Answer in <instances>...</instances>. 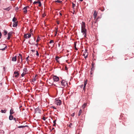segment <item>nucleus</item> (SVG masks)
I'll use <instances>...</instances> for the list:
<instances>
[{"label": "nucleus", "instance_id": "obj_46", "mask_svg": "<svg viewBox=\"0 0 134 134\" xmlns=\"http://www.w3.org/2000/svg\"><path fill=\"white\" fill-rule=\"evenodd\" d=\"M84 56L85 58L86 59L87 57V56L85 55V56Z\"/></svg>", "mask_w": 134, "mask_h": 134}, {"label": "nucleus", "instance_id": "obj_4", "mask_svg": "<svg viewBox=\"0 0 134 134\" xmlns=\"http://www.w3.org/2000/svg\"><path fill=\"white\" fill-rule=\"evenodd\" d=\"M31 36V34H24L25 38L27 39L30 37Z\"/></svg>", "mask_w": 134, "mask_h": 134}, {"label": "nucleus", "instance_id": "obj_51", "mask_svg": "<svg viewBox=\"0 0 134 134\" xmlns=\"http://www.w3.org/2000/svg\"><path fill=\"white\" fill-rule=\"evenodd\" d=\"M75 50H77V49L76 48V47H75Z\"/></svg>", "mask_w": 134, "mask_h": 134}, {"label": "nucleus", "instance_id": "obj_57", "mask_svg": "<svg viewBox=\"0 0 134 134\" xmlns=\"http://www.w3.org/2000/svg\"><path fill=\"white\" fill-rule=\"evenodd\" d=\"M55 32L56 33V34H57V31L56 30L55 31Z\"/></svg>", "mask_w": 134, "mask_h": 134}, {"label": "nucleus", "instance_id": "obj_22", "mask_svg": "<svg viewBox=\"0 0 134 134\" xmlns=\"http://www.w3.org/2000/svg\"><path fill=\"white\" fill-rule=\"evenodd\" d=\"M40 1L39 0H38L37 1H35L33 2V4H35L36 3H39Z\"/></svg>", "mask_w": 134, "mask_h": 134}, {"label": "nucleus", "instance_id": "obj_13", "mask_svg": "<svg viewBox=\"0 0 134 134\" xmlns=\"http://www.w3.org/2000/svg\"><path fill=\"white\" fill-rule=\"evenodd\" d=\"M13 119V116L12 115H11L9 116V119L10 120H12Z\"/></svg>", "mask_w": 134, "mask_h": 134}, {"label": "nucleus", "instance_id": "obj_44", "mask_svg": "<svg viewBox=\"0 0 134 134\" xmlns=\"http://www.w3.org/2000/svg\"><path fill=\"white\" fill-rule=\"evenodd\" d=\"M75 47H76V42H74Z\"/></svg>", "mask_w": 134, "mask_h": 134}, {"label": "nucleus", "instance_id": "obj_19", "mask_svg": "<svg viewBox=\"0 0 134 134\" xmlns=\"http://www.w3.org/2000/svg\"><path fill=\"white\" fill-rule=\"evenodd\" d=\"M82 112V111L81 109H80L79 112V114H78V116H80Z\"/></svg>", "mask_w": 134, "mask_h": 134}, {"label": "nucleus", "instance_id": "obj_58", "mask_svg": "<svg viewBox=\"0 0 134 134\" xmlns=\"http://www.w3.org/2000/svg\"><path fill=\"white\" fill-rule=\"evenodd\" d=\"M60 15H62V14L61 13H60Z\"/></svg>", "mask_w": 134, "mask_h": 134}, {"label": "nucleus", "instance_id": "obj_50", "mask_svg": "<svg viewBox=\"0 0 134 134\" xmlns=\"http://www.w3.org/2000/svg\"><path fill=\"white\" fill-rule=\"evenodd\" d=\"M31 51H32L33 52H34V51H35L34 50H31Z\"/></svg>", "mask_w": 134, "mask_h": 134}, {"label": "nucleus", "instance_id": "obj_35", "mask_svg": "<svg viewBox=\"0 0 134 134\" xmlns=\"http://www.w3.org/2000/svg\"><path fill=\"white\" fill-rule=\"evenodd\" d=\"M18 7H16L15 8V10L16 11H17L18 10Z\"/></svg>", "mask_w": 134, "mask_h": 134}, {"label": "nucleus", "instance_id": "obj_38", "mask_svg": "<svg viewBox=\"0 0 134 134\" xmlns=\"http://www.w3.org/2000/svg\"><path fill=\"white\" fill-rule=\"evenodd\" d=\"M72 5L73 8H74L75 6V4H73V3H72Z\"/></svg>", "mask_w": 134, "mask_h": 134}, {"label": "nucleus", "instance_id": "obj_15", "mask_svg": "<svg viewBox=\"0 0 134 134\" xmlns=\"http://www.w3.org/2000/svg\"><path fill=\"white\" fill-rule=\"evenodd\" d=\"M7 111L5 109L4 110H3L2 109L1 110V112L3 113H5Z\"/></svg>", "mask_w": 134, "mask_h": 134}, {"label": "nucleus", "instance_id": "obj_14", "mask_svg": "<svg viewBox=\"0 0 134 134\" xmlns=\"http://www.w3.org/2000/svg\"><path fill=\"white\" fill-rule=\"evenodd\" d=\"M87 83L86 81H85L84 82V86H83V89L84 90H85V88L86 87V85Z\"/></svg>", "mask_w": 134, "mask_h": 134}, {"label": "nucleus", "instance_id": "obj_48", "mask_svg": "<svg viewBox=\"0 0 134 134\" xmlns=\"http://www.w3.org/2000/svg\"><path fill=\"white\" fill-rule=\"evenodd\" d=\"M38 44L37 43L35 44L36 46L37 47V46H38Z\"/></svg>", "mask_w": 134, "mask_h": 134}, {"label": "nucleus", "instance_id": "obj_54", "mask_svg": "<svg viewBox=\"0 0 134 134\" xmlns=\"http://www.w3.org/2000/svg\"><path fill=\"white\" fill-rule=\"evenodd\" d=\"M58 46H59V47H60V44H58Z\"/></svg>", "mask_w": 134, "mask_h": 134}, {"label": "nucleus", "instance_id": "obj_29", "mask_svg": "<svg viewBox=\"0 0 134 134\" xmlns=\"http://www.w3.org/2000/svg\"><path fill=\"white\" fill-rule=\"evenodd\" d=\"M55 2H58V3H61L62 2V1H60V0H57L56 1H55Z\"/></svg>", "mask_w": 134, "mask_h": 134}, {"label": "nucleus", "instance_id": "obj_36", "mask_svg": "<svg viewBox=\"0 0 134 134\" xmlns=\"http://www.w3.org/2000/svg\"><path fill=\"white\" fill-rule=\"evenodd\" d=\"M13 119L16 122H17V121H18V120L16 121V119L15 118H14Z\"/></svg>", "mask_w": 134, "mask_h": 134}, {"label": "nucleus", "instance_id": "obj_24", "mask_svg": "<svg viewBox=\"0 0 134 134\" xmlns=\"http://www.w3.org/2000/svg\"><path fill=\"white\" fill-rule=\"evenodd\" d=\"M40 40H41V38H40V37L38 36L37 37V40L36 41V42H37L38 41H39Z\"/></svg>", "mask_w": 134, "mask_h": 134}, {"label": "nucleus", "instance_id": "obj_26", "mask_svg": "<svg viewBox=\"0 0 134 134\" xmlns=\"http://www.w3.org/2000/svg\"><path fill=\"white\" fill-rule=\"evenodd\" d=\"M59 59V57L57 56L55 57V59L57 62H58V60Z\"/></svg>", "mask_w": 134, "mask_h": 134}, {"label": "nucleus", "instance_id": "obj_37", "mask_svg": "<svg viewBox=\"0 0 134 134\" xmlns=\"http://www.w3.org/2000/svg\"><path fill=\"white\" fill-rule=\"evenodd\" d=\"M36 55H37V56L38 55H39V54H38V51H36Z\"/></svg>", "mask_w": 134, "mask_h": 134}, {"label": "nucleus", "instance_id": "obj_23", "mask_svg": "<svg viewBox=\"0 0 134 134\" xmlns=\"http://www.w3.org/2000/svg\"><path fill=\"white\" fill-rule=\"evenodd\" d=\"M12 34H8V37L7 38V39L8 40H9L10 39V36L12 35Z\"/></svg>", "mask_w": 134, "mask_h": 134}, {"label": "nucleus", "instance_id": "obj_17", "mask_svg": "<svg viewBox=\"0 0 134 134\" xmlns=\"http://www.w3.org/2000/svg\"><path fill=\"white\" fill-rule=\"evenodd\" d=\"M11 8V7H8L7 8H5V9H4V10H7L8 11H9V10H10V9Z\"/></svg>", "mask_w": 134, "mask_h": 134}, {"label": "nucleus", "instance_id": "obj_11", "mask_svg": "<svg viewBox=\"0 0 134 134\" xmlns=\"http://www.w3.org/2000/svg\"><path fill=\"white\" fill-rule=\"evenodd\" d=\"M27 126H27V125L20 126H18V128H24L25 127H27Z\"/></svg>", "mask_w": 134, "mask_h": 134}, {"label": "nucleus", "instance_id": "obj_42", "mask_svg": "<svg viewBox=\"0 0 134 134\" xmlns=\"http://www.w3.org/2000/svg\"><path fill=\"white\" fill-rule=\"evenodd\" d=\"M83 84H82V85H81L80 86V87H81V88H82V87H83Z\"/></svg>", "mask_w": 134, "mask_h": 134}, {"label": "nucleus", "instance_id": "obj_49", "mask_svg": "<svg viewBox=\"0 0 134 134\" xmlns=\"http://www.w3.org/2000/svg\"><path fill=\"white\" fill-rule=\"evenodd\" d=\"M86 34H83V35H84V36L85 37H86Z\"/></svg>", "mask_w": 134, "mask_h": 134}, {"label": "nucleus", "instance_id": "obj_21", "mask_svg": "<svg viewBox=\"0 0 134 134\" xmlns=\"http://www.w3.org/2000/svg\"><path fill=\"white\" fill-rule=\"evenodd\" d=\"M86 106V104L85 103H84L83 105L82 106V108L83 109H84V108Z\"/></svg>", "mask_w": 134, "mask_h": 134}, {"label": "nucleus", "instance_id": "obj_8", "mask_svg": "<svg viewBox=\"0 0 134 134\" xmlns=\"http://www.w3.org/2000/svg\"><path fill=\"white\" fill-rule=\"evenodd\" d=\"M16 56H15L14 57H13L12 58V60L13 61L15 62L16 60Z\"/></svg>", "mask_w": 134, "mask_h": 134}, {"label": "nucleus", "instance_id": "obj_30", "mask_svg": "<svg viewBox=\"0 0 134 134\" xmlns=\"http://www.w3.org/2000/svg\"><path fill=\"white\" fill-rule=\"evenodd\" d=\"M38 3L39 4L38 6L39 7H40L41 6V3L40 1Z\"/></svg>", "mask_w": 134, "mask_h": 134}, {"label": "nucleus", "instance_id": "obj_32", "mask_svg": "<svg viewBox=\"0 0 134 134\" xmlns=\"http://www.w3.org/2000/svg\"><path fill=\"white\" fill-rule=\"evenodd\" d=\"M29 57V56H28L26 58V60L27 61L29 60L28 58Z\"/></svg>", "mask_w": 134, "mask_h": 134}, {"label": "nucleus", "instance_id": "obj_40", "mask_svg": "<svg viewBox=\"0 0 134 134\" xmlns=\"http://www.w3.org/2000/svg\"><path fill=\"white\" fill-rule=\"evenodd\" d=\"M42 119H43V120H46V119H45V118L44 117Z\"/></svg>", "mask_w": 134, "mask_h": 134}, {"label": "nucleus", "instance_id": "obj_6", "mask_svg": "<svg viewBox=\"0 0 134 134\" xmlns=\"http://www.w3.org/2000/svg\"><path fill=\"white\" fill-rule=\"evenodd\" d=\"M56 103L57 105H60L61 104L62 102L60 100H58L56 101Z\"/></svg>", "mask_w": 134, "mask_h": 134}, {"label": "nucleus", "instance_id": "obj_5", "mask_svg": "<svg viewBox=\"0 0 134 134\" xmlns=\"http://www.w3.org/2000/svg\"><path fill=\"white\" fill-rule=\"evenodd\" d=\"M53 80L54 81H58L59 80V78L58 77L54 76L53 77Z\"/></svg>", "mask_w": 134, "mask_h": 134}, {"label": "nucleus", "instance_id": "obj_9", "mask_svg": "<svg viewBox=\"0 0 134 134\" xmlns=\"http://www.w3.org/2000/svg\"><path fill=\"white\" fill-rule=\"evenodd\" d=\"M88 53L87 52V51L85 50V51L83 53V56H85V55L88 56Z\"/></svg>", "mask_w": 134, "mask_h": 134}, {"label": "nucleus", "instance_id": "obj_2", "mask_svg": "<svg viewBox=\"0 0 134 134\" xmlns=\"http://www.w3.org/2000/svg\"><path fill=\"white\" fill-rule=\"evenodd\" d=\"M6 47L7 46L5 44H2L0 45V50H1L4 51Z\"/></svg>", "mask_w": 134, "mask_h": 134}, {"label": "nucleus", "instance_id": "obj_59", "mask_svg": "<svg viewBox=\"0 0 134 134\" xmlns=\"http://www.w3.org/2000/svg\"><path fill=\"white\" fill-rule=\"evenodd\" d=\"M32 0H30V1L31 2H32Z\"/></svg>", "mask_w": 134, "mask_h": 134}, {"label": "nucleus", "instance_id": "obj_3", "mask_svg": "<svg viewBox=\"0 0 134 134\" xmlns=\"http://www.w3.org/2000/svg\"><path fill=\"white\" fill-rule=\"evenodd\" d=\"M62 85L64 86H66L67 85V83L66 81L64 80H62L61 82Z\"/></svg>", "mask_w": 134, "mask_h": 134}, {"label": "nucleus", "instance_id": "obj_1", "mask_svg": "<svg viewBox=\"0 0 134 134\" xmlns=\"http://www.w3.org/2000/svg\"><path fill=\"white\" fill-rule=\"evenodd\" d=\"M81 32L83 34L87 33V30L85 29V23L82 22L81 25Z\"/></svg>", "mask_w": 134, "mask_h": 134}, {"label": "nucleus", "instance_id": "obj_31", "mask_svg": "<svg viewBox=\"0 0 134 134\" xmlns=\"http://www.w3.org/2000/svg\"><path fill=\"white\" fill-rule=\"evenodd\" d=\"M53 43V40H51L49 42V43Z\"/></svg>", "mask_w": 134, "mask_h": 134}, {"label": "nucleus", "instance_id": "obj_61", "mask_svg": "<svg viewBox=\"0 0 134 134\" xmlns=\"http://www.w3.org/2000/svg\"><path fill=\"white\" fill-rule=\"evenodd\" d=\"M57 35V34H55L54 35V36H55Z\"/></svg>", "mask_w": 134, "mask_h": 134}, {"label": "nucleus", "instance_id": "obj_56", "mask_svg": "<svg viewBox=\"0 0 134 134\" xmlns=\"http://www.w3.org/2000/svg\"><path fill=\"white\" fill-rule=\"evenodd\" d=\"M55 124H54L53 125V126H55Z\"/></svg>", "mask_w": 134, "mask_h": 134}, {"label": "nucleus", "instance_id": "obj_18", "mask_svg": "<svg viewBox=\"0 0 134 134\" xmlns=\"http://www.w3.org/2000/svg\"><path fill=\"white\" fill-rule=\"evenodd\" d=\"M13 110H12V109H11L10 110V115H12V114H13Z\"/></svg>", "mask_w": 134, "mask_h": 134}, {"label": "nucleus", "instance_id": "obj_34", "mask_svg": "<svg viewBox=\"0 0 134 134\" xmlns=\"http://www.w3.org/2000/svg\"><path fill=\"white\" fill-rule=\"evenodd\" d=\"M75 115V113H72V114H71V115L72 116H74Z\"/></svg>", "mask_w": 134, "mask_h": 134}, {"label": "nucleus", "instance_id": "obj_62", "mask_svg": "<svg viewBox=\"0 0 134 134\" xmlns=\"http://www.w3.org/2000/svg\"><path fill=\"white\" fill-rule=\"evenodd\" d=\"M0 34H1V32H0Z\"/></svg>", "mask_w": 134, "mask_h": 134}, {"label": "nucleus", "instance_id": "obj_41", "mask_svg": "<svg viewBox=\"0 0 134 134\" xmlns=\"http://www.w3.org/2000/svg\"><path fill=\"white\" fill-rule=\"evenodd\" d=\"M72 125V124H71V123H70V124L69 125V126L70 127H71Z\"/></svg>", "mask_w": 134, "mask_h": 134}, {"label": "nucleus", "instance_id": "obj_16", "mask_svg": "<svg viewBox=\"0 0 134 134\" xmlns=\"http://www.w3.org/2000/svg\"><path fill=\"white\" fill-rule=\"evenodd\" d=\"M17 25V23L16 22H14V24H13V26L14 27H15Z\"/></svg>", "mask_w": 134, "mask_h": 134}, {"label": "nucleus", "instance_id": "obj_52", "mask_svg": "<svg viewBox=\"0 0 134 134\" xmlns=\"http://www.w3.org/2000/svg\"><path fill=\"white\" fill-rule=\"evenodd\" d=\"M45 15L44 14H42V16L43 17H44L45 16Z\"/></svg>", "mask_w": 134, "mask_h": 134}, {"label": "nucleus", "instance_id": "obj_7", "mask_svg": "<svg viewBox=\"0 0 134 134\" xmlns=\"http://www.w3.org/2000/svg\"><path fill=\"white\" fill-rule=\"evenodd\" d=\"M14 74L16 75L15 76V77H18V76L19 75V73L18 71H14Z\"/></svg>", "mask_w": 134, "mask_h": 134}, {"label": "nucleus", "instance_id": "obj_55", "mask_svg": "<svg viewBox=\"0 0 134 134\" xmlns=\"http://www.w3.org/2000/svg\"><path fill=\"white\" fill-rule=\"evenodd\" d=\"M36 80L35 79H33V81H35Z\"/></svg>", "mask_w": 134, "mask_h": 134}, {"label": "nucleus", "instance_id": "obj_47", "mask_svg": "<svg viewBox=\"0 0 134 134\" xmlns=\"http://www.w3.org/2000/svg\"><path fill=\"white\" fill-rule=\"evenodd\" d=\"M52 108H53V109H56V108L55 107H52Z\"/></svg>", "mask_w": 134, "mask_h": 134}, {"label": "nucleus", "instance_id": "obj_27", "mask_svg": "<svg viewBox=\"0 0 134 134\" xmlns=\"http://www.w3.org/2000/svg\"><path fill=\"white\" fill-rule=\"evenodd\" d=\"M13 21L14 22H15V21L16 20V19L15 17H14L13 19Z\"/></svg>", "mask_w": 134, "mask_h": 134}, {"label": "nucleus", "instance_id": "obj_60", "mask_svg": "<svg viewBox=\"0 0 134 134\" xmlns=\"http://www.w3.org/2000/svg\"><path fill=\"white\" fill-rule=\"evenodd\" d=\"M80 1H83V0H79Z\"/></svg>", "mask_w": 134, "mask_h": 134}, {"label": "nucleus", "instance_id": "obj_10", "mask_svg": "<svg viewBox=\"0 0 134 134\" xmlns=\"http://www.w3.org/2000/svg\"><path fill=\"white\" fill-rule=\"evenodd\" d=\"M28 7H25L23 9V10H24V12L25 13H26L27 12V8Z\"/></svg>", "mask_w": 134, "mask_h": 134}, {"label": "nucleus", "instance_id": "obj_33", "mask_svg": "<svg viewBox=\"0 0 134 134\" xmlns=\"http://www.w3.org/2000/svg\"><path fill=\"white\" fill-rule=\"evenodd\" d=\"M4 32L5 34H7V31L6 30H4Z\"/></svg>", "mask_w": 134, "mask_h": 134}, {"label": "nucleus", "instance_id": "obj_63", "mask_svg": "<svg viewBox=\"0 0 134 134\" xmlns=\"http://www.w3.org/2000/svg\"><path fill=\"white\" fill-rule=\"evenodd\" d=\"M8 34H10V33H9Z\"/></svg>", "mask_w": 134, "mask_h": 134}, {"label": "nucleus", "instance_id": "obj_53", "mask_svg": "<svg viewBox=\"0 0 134 134\" xmlns=\"http://www.w3.org/2000/svg\"><path fill=\"white\" fill-rule=\"evenodd\" d=\"M1 36H2V34H0V38H1Z\"/></svg>", "mask_w": 134, "mask_h": 134}, {"label": "nucleus", "instance_id": "obj_45", "mask_svg": "<svg viewBox=\"0 0 134 134\" xmlns=\"http://www.w3.org/2000/svg\"><path fill=\"white\" fill-rule=\"evenodd\" d=\"M30 32L31 33H32V29H30Z\"/></svg>", "mask_w": 134, "mask_h": 134}, {"label": "nucleus", "instance_id": "obj_28", "mask_svg": "<svg viewBox=\"0 0 134 134\" xmlns=\"http://www.w3.org/2000/svg\"><path fill=\"white\" fill-rule=\"evenodd\" d=\"M26 74V73H24V72H23V73L21 74V76L22 77L24 76Z\"/></svg>", "mask_w": 134, "mask_h": 134}, {"label": "nucleus", "instance_id": "obj_64", "mask_svg": "<svg viewBox=\"0 0 134 134\" xmlns=\"http://www.w3.org/2000/svg\"><path fill=\"white\" fill-rule=\"evenodd\" d=\"M5 34V35H6L7 34Z\"/></svg>", "mask_w": 134, "mask_h": 134}, {"label": "nucleus", "instance_id": "obj_20", "mask_svg": "<svg viewBox=\"0 0 134 134\" xmlns=\"http://www.w3.org/2000/svg\"><path fill=\"white\" fill-rule=\"evenodd\" d=\"M24 72V73H26V74L27 73V69L26 68H24L23 69Z\"/></svg>", "mask_w": 134, "mask_h": 134}, {"label": "nucleus", "instance_id": "obj_39", "mask_svg": "<svg viewBox=\"0 0 134 134\" xmlns=\"http://www.w3.org/2000/svg\"><path fill=\"white\" fill-rule=\"evenodd\" d=\"M56 120H55L53 121V123L54 124H56Z\"/></svg>", "mask_w": 134, "mask_h": 134}, {"label": "nucleus", "instance_id": "obj_12", "mask_svg": "<svg viewBox=\"0 0 134 134\" xmlns=\"http://www.w3.org/2000/svg\"><path fill=\"white\" fill-rule=\"evenodd\" d=\"M93 15H94V18L95 19L96 18L97 15V13H96V11H95L94 12Z\"/></svg>", "mask_w": 134, "mask_h": 134}, {"label": "nucleus", "instance_id": "obj_43", "mask_svg": "<svg viewBox=\"0 0 134 134\" xmlns=\"http://www.w3.org/2000/svg\"><path fill=\"white\" fill-rule=\"evenodd\" d=\"M65 69L66 70H67L68 69V68L67 67L65 66Z\"/></svg>", "mask_w": 134, "mask_h": 134}, {"label": "nucleus", "instance_id": "obj_25", "mask_svg": "<svg viewBox=\"0 0 134 134\" xmlns=\"http://www.w3.org/2000/svg\"><path fill=\"white\" fill-rule=\"evenodd\" d=\"M19 56H20L19 59H20V58L21 59V61H22V56L20 54H19Z\"/></svg>", "mask_w": 134, "mask_h": 134}]
</instances>
